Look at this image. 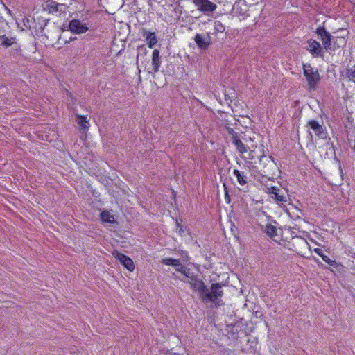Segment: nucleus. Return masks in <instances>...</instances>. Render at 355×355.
I'll return each instance as SVG.
<instances>
[{
    "label": "nucleus",
    "mask_w": 355,
    "mask_h": 355,
    "mask_svg": "<svg viewBox=\"0 0 355 355\" xmlns=\"http://www.w3.org/2000/svg\"><path fill=\"white\" fill-rule=\"evenodd\" d=\"M4 7H5V10H6L7 13L10 15V16H12V11L7 7L4 5Z\"/></svg>",
    "instance_id": "473e14b6"
},
{
    "label": "nucleus",
    "mask_w": 355,
    "mask_h": 355,
    "mask_svg": "<svg viewBox=\"0 0 355 355\" xmlns=\"http://www.w3.org/2000/svg\"><path fill=\"white\" fill-rule=\"evenodd\" d=\"M266 193L280 206L284 205L287 202L286 193L276 186L267 187Z\"/></svg>",
    "instance_id": "f03ea898"
},
{
    "label": "nucleus",
    "mask_w": 355,
    "mask_h": 355,
    "mask_svg": "<svg viewBox=\"0 0 355 355\" xmlns=\"http://www.w3.org/2000/svg\"><path fill=\"white\" fill-rule=\"evenodd\" d=\"M233 175L236 178L237 182L241 186L247 183V177L242 172L237 169L233 171Z\"/></svg>",
    "instance_id": "a211bd4d"
},
{
    "label": "nucleus",
    "mask_w": 355,
    "mask_h": 355,
    "mask_svg": "<svg viewBox=\"0 0 355 355\" xmlns=\"http://www.w3.org/2000/svg\"><path fill=\"white\" fill-rule=\"evenodd\" d=\"M180 280L189 284L191 288L198 291L200 297L203 299V295H205V293L207 291V288L202 279L198 278V277L194 275L191 278L187 279V281L182 279H180Z\"/></svg>",
    "instance_id": "7ed1b4c3"
},
{
    "label": "nucleus",
    "mask_w": 355,
    "mask_h": 355,
    "mask_svg": "<svg viewBox=\"0 0 355 355\" xmlns=\"http://www.w3.org/2000/svg\"><path fill=\"white\" fill-rule=\"evenodd\" d=\"M174 10L176 13V15H180L182 12V7L180 6H176L175 8H174Z\"/></svg>",
    "instance_id": "c756f323"
},
{
    "label": "nucleus",
    "mask_w": 355,
    "mask_h": 355,
    "mask_svg": "<svg viewBox=\"0 0 355 355\" xmlns=\"http://www.w3.org/2000/svg\"><path fill=\"white\" fill-rule=\"evenodd\" d=\"M306 49L314 58L320 57L322 55V47L321 44L315 40H309L308 41Z\"/></svg>",
    "instance_id": "1a4fd4ad"
},
{
    "label": "nucleus",
    "mask_w": 355,
    "mask_h": 355,
    "mask_svg": "<svg viewBox=\"0 0 355 355\" xmlns=\"http://www.w3.org/2000/svg\"><path fill=\"white\" fill-rule=\"evenodd\" d=\"M345 77L349 81L355 83V65L346 69Z\"/></svg>",
    "instance_id": "aec40b11"
},
{
    "label": "nucleus",
    "mask_w": 355,
    "mask_h": 355,
    "mask_svg": "<svg viewBox=\"0 0 355 355\" xmlns=\"http://www.w3.org/2000/svg\"><path fill=\"white\" fill-rule=\"evenodd\" d=\"M225 199H226V200H227L228 202H230V200H229V197H227V193L225 194Z\"/></svg>",
    "instance_id": "e433bc0d"
},
{
    "label": "nucleus",
    "mask_w": 355,
    "mask_h": 355,
    "mask_svg": "<svg viewBox=\"0 0 355 355\" xmlns=\"http://www.w3.org/2000/svg\"><path fill=\"white\" fill-rule=\"evenodd\" d=\"M194 41L200 49H205L209 46L211 38L209 35L204 36L198 33L194 37Z\"/></svg>",
    "instance_id": "9b49d317"
},
{
    "label": "nucleus",
    "mask_w": 355,
    "mask_h": 355,
    "mask_svg": "<svg viewBox=\"0 0 355 355\" xmlns=\"http://www.w3.org/2000/svg\"><path fill=\"white\" fill-rule=\"evenodd\" d=\"M15 21H16V24H17V26L19 28V27H20V26H19V22L17 21V19H15Z\"/></svg>",
    "instance_id": "4c0bfd02"
},
{
    "label": "nucleus",
    "mask_w": 355,
    "mask_h": 355,
    "mask_svg": "<svg viewBox=\"0 0 355 355\" xmlns=\"http://www.w3.org/2000/svg\"><path fill=\"white\" fill-rule=\"evenodd\" d=\"M303 242H304V245H306L309 248V249L311 250V247H310L309 244L308 243V242L306 241H304Z\"/></svg>",
    "instance_id": "72a5a7b5"
},
{
    "label": "nucleus",
    "mask_w": 355,
    "mask_h": 355,
    "mask_svg": "<svg viewBox=\"0 0 355 355\" xmlns=\"http://www.w3.org/2000/svg\"><path fill=\"white\" fill-rule=\"evenodd\" d=\"M313 251L321 257L322 256L324 255V254L322 253V250L320 248H315Z\"/></svg>",
    "instance_id": "2f4dec72"
},
{
    "label": "nucleus",
    "mask_w": 355,
    "mask_h": 355,
    "mask_svg": "<svg viewBox=\"0 0 355 355\" xmlns=\"http://www.w3.org/2000/svg\"><path fill=\"white\" fill-rule=\"evenodd\" d=\"M69 29L73 33L83 34L85 33L89 30V28L86 24L81 21L78 19H73L70 21L69 24Z\"/></svg>",
    "instance_id": "6e6552de"
},
{
    "label": "nucleus",
    "mask_w": 355,
    "mask_h": 355,
    "mask_svg": "<svg viewBox=\"0 0 355 355\" xmlns=\"http://www.w3.org/2000/svg\"><path fill=\"white\" fill-rule=\"evenodd\" d=\"M249 141H252V142H253V141H253V139H252L251 137H249Z\"/></svg>",
    "instance_id": "ea45409f"
},
{
    "label": "nucleus",
    "mask_w": 355,
    "mask_h": 355,
    "mask_svg": "<svg viewBox=\"0 0 355 355\" xmlns=\"http://www.w3.org/2000/svg\"><path fill=\"white\" fill-rule=\"evenodd\" d=\"M322 260H323L325 263H328V264H329V265H331V266H334V265L336 264V261H335L334 260H331V259L328 256H327V255H324V254L323 256H322Z\"/></svg>",
    "instance_id": "cd10ccee"
},
{
    "label": "nucleus",
    "mask_w": 355,
    "mask_h": 355,
    "mask_svg": "<svg viewBox=\"0 0 355 355\" xmlns=\"http://www.w3.org/2000/svg\"><path fill=\"white\" fill-rule=\"evenodd\" d=\"M257 147V144H252L250 146H249V149H250V150L248 154V157H245L246 159H248L251 162H252V161L255 159L257 157L255 148Z\"/></svg>",
    "instance_id": "412c9836"
},
{
    "label": "nucleus",
    "mask_w": 355,
    "mask_h": 355,
    "mask_svg": "<svg viewBox=\"0 0 355 355\" xmlns=\"http://www.w3.org/2000/svg\"><path fill=\"white\" fill-rule=\"evenodd\" d=\"M193 3L198 10L207 15H209L217 8V6L209 0H193Z\"/></svg>",
    "instance_id": "20e7f679"
},
{
    "label": "nucleus",
    "mask_w": 355,
    "mask_h": 355,
    "mask_svg": "<svg viewBox=\"0 0 355 355\" xmlns=\"http://www.w3.org/2000/svg\"><path fill=\"white\" fill-rule=\"evenodd\" d=\"M264 157V155H261V156H259V161H261V158H262V157Z\"/></svg>",
    "instance_id": "58836bf2"
},
{
    "label": "nucleus",
    "mask_w": 355,
    "mask_h": 355,
    "mask_svg": "<svg viewBox=\"0 0 355 355\" xmlns=\"http://www.w3.org/2000/svg\"><path fill=\"white\" fill-rule=\"evenodd\" d=\"M162 263L164 265L173 266L176 269L180 263V261L178 259H174L172 258H166L162 259Z\"/></svg>",
    "instance_id": "b1692460"
},
{
    "label": "nucleus",
    "mask_w": 355,
    "mask_h": 355,
    "mask_svg": "<svg viewBox=\"0 0 355 355\" xmlns=\"http://www.w3.org/2000/svg\"><path fill=\"white\" fill-rule=\"evenodd\" d=\"M238 13L239 14L237 15L243 16V17L245 16L244 14H242L241 12H240V10H238Z\"/></svg>",
    "instance_id": "c9c22d12"
},
{
    "label": "nucleus",
    "mask_w": 355,
    "mask_h": 355,
    "mask_svg": "<svg viewBox=\"0 0 355 355\" xmlns=\"http://www.w3.org/2000/svg\"><path fill=\"white\" fill-rule=\"evenodd\" d=\"M182 257H187H187H188L187 252H184L182 253Z\"/></svg>",
    "instance_id": "f704fd0d"
},
{
    "label": "nucleus",
    "mask_w": 355,
    "mask_h": 355,
    "mask_svg": "<svg viewBox=\"0 0 355 355\" xmlns=\"http://www.w3.org/2000/svg\"><path fill=\"white\" fill-rule=\"evenodd\" d=\"M58 6V2L52 0H49L46 1L44 4V8L51 13L57 12Z\"/></svg>",
    "instance_id": "6ab92c4d"
},
{
    "label": "nucleus",
    "mask_w": 355,
    "mask_h": 355,
    "mask_svg": "<svg viewBox=\"0 0 355 355\" xmlns=\"http://www.w3.org/2000/svg\"><path fill=\"white\" fill-rule=\"evenodd\" d=\"M307 124L318 138L324 139L326 137L327 132L318 121L315 120H310L308 121Z\"/></svg>",
    "instance_id": "9d476101"
},
{
    "label": "nucleus",
    "mask_w": 355,
    "mask_h": 355,
    "mask_svg": "<svg viewBox=\"0 0 355 355\" xmlns=\"http://www.w3.org/2000/svg\"><path fill=\"white\" fill-rule=\"evenodd\" d=\"M67 9V6L65 3H58L57 8V12H65Z\"/></svg>",
    "instance_id": "bb28decb"
},
{
    "label": "nucleus",
    "mask_w": 355,
    "mask_h": 355,
    "mask_svg": "<svg viewBox=\"0 0 355 355\" xmlns=\"http://www.w3.org/2000/svg\"><path fill=\"white\" fill-rule=\"evenodd\" d=\"M303 74L307 83L309 90H315L320 80L318 69H314L310 64H304Z\"/></svg>",
    "instance_id": "f257e3e1"
},
{
    "label": "nucleus",
    "mask_w": 355,
    "mask_h": 355,
    "mask_svg": "<svg viewBox=\"0 0 355 355\" xmlns=\"http://www.w3.org/2000/svg\"><path fill=\"white\" fill-rule=\"evenodd\" d=\"M315 33L320 36L324 49L327 51L330 49L331 46V34L324 28V27L322 26L317 28Z\"/></svg>",
    "instance_id": "0eeeda50"
},
{
    "label": "nucleus",
    "mask_w": 355,
    "mask_h": 355,
    "mask_svg": "<svg viewBox=\"0 0 355 355\" xmlns=\"http://www.w3.org/2000/svg\"><path fill=\"white\" fill-rule=\"evenodd\" d=\"M161 65V58L159 51L157 49H154L152 53V67L155 73L159 71Z\"/></svg>",
    "instance_id": "ddd939ff"
},
{
    "label": "nucleus",
    "mask_w": 355,
    "mask_h": 355,
    "mask_svg": "<svg viewBox=\"0 0 355 355\" xmlns=\"http://www.w3.org/2000/svg\"><path fill=\"white\" fill-rule=\"evenodd\" d=\"M266 234L270 237H272L277 234V229L275 226L271 224H267L264 230Z\"/></svg>",
    "instance_id": "5701e85b"
},
{
    "label": "nucleus",
    "mask_w": 355,
    "mask_h": 355,
    "mask_svg": "<svg viewBox=\"0 0 355 355\" xmlns=\"http://www.w3.org/2000/svg\"><path fill=\"white\" fill-rule=\"evenodd\" d=\"M143 36L145 37L148 46L153 49L157 43V37L155 32L143 31Z\"/></svg>",
    "instance_id": "f8f14e48"
},
{
    "label": "nucleus",
    "mask_w": 355,
    "mask_h": 355,
    "mask_svg": "<svg viewBox=\"0 0 355 355\" xmlns=\"http://www.w3.org/2000/svg\"><path fill=\"white\" fill-rule=\"evenodd\" d=\"M23 23L24 27H21V30H24L25 28H30L29 20L28 19H24L23 20Z\"/></svg>",
    "instance_id": "c85d7f7f"
},
{
    "label": "nucleus",
    "mask_w": 355,
    "mask_h": 355,
    "mask_svg": "<svg viewBox=\"0 0 355 355\" xmlns=\"http://www.w3.org/2000/svg\"><path fill=\"white\" fill-rule=\"evenodd\" d=\"M101 219L104 223H114L115 218L112 211H103L101 213Z\"/></svg>",
    "instance_id": "2eb2a0df"
},
{
    "label": "nucleus",
    "mask_w": 355,
    "mask_h": 355,
    "mask_svg": "<svg viewBox=\"0 0 355 355\" xmlns=\"http://www.w3.org/2000/svg\"><path fill=\"white\" fill-rule=\"evenodd\" d=\"M214 29L215 33H223L225 30V26L219 21L214 22Z\"/></svg>",
    "instance_id": "393cba45"
},
{
    "label": "nucleus",
    "mask_w": 355,
    "mask_h": 355,
    "mask_svg": "<svg viewBox=\"0 0 355 355\" xmlns=\"http://www.w3.org/2000/svg\"><path fill=\"white\" fill-rule=\"evenodd\" d=\"M176 270L184 275V277H187L188 279H189L194 275V273L191 271L190 268H188L186 266H182L180 263L178 266Z\"/></svg>",
    "instance_id": "dca6fc26"
},
{
    "label": "nucleus",
    "mask_w": 355,
    "mask_h": 355,
    "mask_svg": "<svg viewBox=\"0 0 355 355\" xmlns=\"http://www.w3.org/2000/svg\"><path fill=\"white\" fill-rule=\"evenodd\" d=\"M15 43V37H8L3 35L0 36V46L8 48Z\"/></svg>",
    "instance_id": "f3484780"
},
{
    "label": "nucleus",
    "mask_w": 355,
    "mask_h": 355,
    "mask_svg": "<svg viewBox=\"0 0 355 355\" xmlns=\"http://www.w3.org/2000/svg\"><path fill=\"white\" fill-rule=\"evenodd\" d=\"M112 255L129 271L132 272L135 270L134 262L129 257L121 253L117 250H114L112 252Z\"/></svg>",
    "instance_id": "423d86ee"
},
{
    "label": "nucleus",
    "mask_w": 355,
    "mask_h": 355,
    "mask_svg": "<svg viewBox=\"0 0 355 355\" xmlns=\"http://www.w3.org/2000/svg\"><path fill=\"white\" fill-rule=\"evenodd\" d=\"M239 9V6L238 4H234L232 8V12L234 15H238V10Z\"/></svg>",
    "instance_id": "7c9ffc66"
},
{
    "label": "nucleus",
    "mask_w": 355,
    "mask_h": 355,
    "mask_svg": "<svg viewBox=\"0 0 355 355\" xmlns=\"http://www.w3.org/2000/svg\"><path fill=\"white\" fill-rule=\"evenodd\" d=\"M78 123L83 129H88L89 126V121L84 116L78 115Z\"/></svg>",
    "instance_id": "4be33fe9"
},
{
    "label": "nucleus",
    "mask_w": 355,
    "mask_h": 355,
    "mask_svg": "<svg viewBox=\"0 0 355 355\" xmlns=\"http://www.w3.org/2000/svg\"><path fill=\"white\" fill-rule=\"evenodd\" d=\"M223 291L221 288V286L218 283L212 284L211 286V292L209 291L207 288V291L205 293V295H203V301L208 302H215L219 297H222Z\"/></svg>",
    "instance_id": "39448f33"
},
{
    "label": "nucleus",
    "mask_w": 355,
    "mask_h": 355,
    "mask_svg": "<svg viewBox=\"0 0 355 355\" xmlns=\"http://www.w3.org/2000/svg\"><path fill=\"white\" fill-rule=\"evenodd\" d=\"M235 139L232 141V143L236 146L237 151L241 154L243 155L247 153L249 150V146L247 144H245L240 137L234 138Z\"/></svg>",
    "instance_id": "4468645a"
},
{
    "label": "nucleus",
    "mask_w": 355,
    "mask_h": 355,
    "mask_svg": "<svg viewBox=\"0 0 355 355\" xmlns=\"http://www.w3.org/2000/svg\"><path fill=\"white\" fill-rule=\"evenodd\" d=\"M244 141H245V143H247V144H248V140L246 138H245V139H244Z\"/></svg>",
    "instance_id": "a19ab883"
},
{
    "label": "nucleus",
    "mask_w": 355,
    "mask_h": 355,
    "mask_svg": "<svg viewBox=\"0 0 355 355\" xmlns=\"http://www.w3.org/2000/svg\"><path fill=\"white\" fill-rule=\"evenodd\" d=\"M227 130L228 133L231 136L232 141L234 140V138L239 137V134L236 131H234L233 128H227Z\"/></svg>",
    "instance_id": "a878e982"
}]
</instances>
